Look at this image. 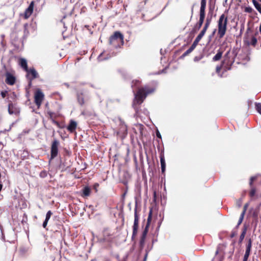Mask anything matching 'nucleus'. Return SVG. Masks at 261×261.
<instances>
[{
	"instance_id": "nucleus-1",
	"label": "nucleus",
	"mask_w": 261,
	"mask_h": 261,
	"mask_svg": "<svg viewBox=\"0 0 261 261\" xmlns=\"http://www.w3.org/2000/svg\"><path fill=\"white\" fill-rule=\"evenodd\" d=\"M155 89L153 88H148L147 87H145L144 88L139 89L138 91L136 93H134V105L135 103L139 105L141 104L145 99L147 95L153 93Z\"/></svg>"
},
{
	"instance_id": "nucleus-2",
	"label": "nucleus",
	"mask_w": 261,
	"mask_h": 261,
	"mask_svg": "<svg viewBox=\"0 0 261 261\" xmlns=\"http://www.w3.org/2000/svg\"><path fill=\"white\" fill-rule=\"evenodd\" d=\"M227 17L224 14H222L218 21V34L220 38L225 34L227 29Z\"/></svg>"
},
{
	"instance_id": "nucleus-3",
	"label": "nucleus",
	"mask_w": 261,
	"mask_h": 261,
	"mask_svg": "<svg viewBox=\"0 0 261 261\" xmlns=\"http://www.w3.org/2000/svg\"><path fill=\"white\" fill-rule=\"evenodd\" d=\"M120 42L121 44H123V35L119 32H116L113 35L110 37L109 43L115 47H117L119 46Z\"/></svg>"
},
{
	"instance_id": "nucleus-4",
	"label": "nucleus",
	"mask_w": 261,
	"mask_h": 261,
	"mask_svg": "<svg viewBox=\"0 0 261 261\" xmlns=\"http://www.w3.org/2000/svg\"><path fill=\"white\" fill-rule=\"evenodd\" d=\"M137 202H136V207L135 208V219L133 225V234H132V239L135 237V236L137 233L138 228V224H139V217L137 212Z\"/></svg>"
},
{
	"instance_id": "nucleus-5",
	"label": "nucleus",
	"mask_w": 261,
	"mask_h": 261,
	"mask_svg": "<svg viewBox=\"0 0 261 261\" xmlns=\"http://www.w3.org/2000/svg\"><path fill=\"white\" fill-rule=\"evenodd\" d=\"M59 141L57 139H55L52 142L51 147V159H53L56 158L58 153Z\"/></svg>"
},
{
	"instance_id": "nucleus-6",
	"label": "nucleus",
	"mask_w": 261,
	"mask_h": 261,
	"mask_svg": "<svg viewBox=\"0 0 261 261\" xmlns=\"http://www.w3.org/2000/svg\"><path fill=\"white\" fill-rule=\"evenodd\" d=\"M44 98V94L40 90H38L35 94V102L39 108Z\"/></svg>"
},
{
	"instance_id": "nucleus-7",
	"label": "nucleus",
	"mask_w": 261,
	"mask_h": 261,
	"mask_svg": "<svg viewBox=\"0 0 261 261\" xmlns=\"http://www.w3.org/2000/svg\"><path fill=\"white\" fill-rule=\"evenodd\" d=\"M8 112L10 115H18L20 113V109L16 105L10 103L8 106Z\"/></svg>"
},
{
	"instance_id": "nucleus-8",
	"label": "nucleus",
	"mask_w": 261,
	"mask_h": 261,
	"mask_svg": "<svg viewBox=\"0 0 261 261\" xmlns=\"http://www.w3.org/2000/svg\"><path fill=\"white\" fill-rule=\"evenodd\" d=\"M5 82L8 85H13L15 83L16 78L11 73L7 72L5 74Z\"/></svg>"
},
{
	"instance_id": "nucleus-9",
	"label": "nucleus",
	"mask_w": 261,
	"mask_h": 261,
	"mask_svg": "<svg viewBox=\"0 0 261 261\" xmlns=\"http://www.w3.org/2000/svg\"><path fill=\"white\" fill-rule=\"evenodd\" d=\"M34 1H32L28 8L25 10L24 17L25 19L28 18L32 15L34 9Z\"/></svg>"
},
{
	"instance_id": "nucleus-10",
	"label": "nucleus",
	"mask_w": 261,
	"mask_h": 261,
	"mask_svg": "<svg viewBox=\"0 0 261 261\" xmlns=\"http://www.w3.org/2000/svg\"><path fill=\"white\" fill-rule=\"evenodd\" d=\"M200 4V16L205 17V9L206 4V0H201Z\"/></svg>"
},
{
	"instance_id": "nucleus-11",
	"label": "nucleus",
	"mask_w": 261,
	"mask_h": 261,
	"mask_svg": "<svg viewBox=\"0 0 261 261\" xmlns=\"http://www.w3.org/2000/svg\"><path fill=\"white\" fill-rule=\"evenodd\" d=\"M28 74L27 76H29L30 74H31L32 76V79H36L38 77V74L35 68H32L30 69H28V71H26Z\"/></svg>"
},
{
	"instance_id": "nucleus-12",
	"label": "nucleus",
	"mask_w": 261,
	"mask_h": 261,
	"mask_svg": "<svg viewBox=\"0 0 261 261\" xmlns=\"http://www.w3.org/2000/svg\"><path fill=\"white\" fill-rule=\"evenodd\" d=\"M76 122L74 120H71L69 125L67 126V129L72 133L76 129Z\"/></svg>"
},
{
	"instance_id": "nucleus-13",
	"label": "nucleus",
	"mask_w": 261,
	"mask_h": 261,
	"mask_svg": "<svg viewBox=\"0 0 261 261\" xmlns=\"http://www.w3.org/2000/svg\"><path fill=\"white\" fill-rule=\"evenodd\" d=\"M204 18L205 17H200V16L199 17V20L198 22L194 26V30L195 31H197L200 29V28L201 27V26L203 23Z\"/></svg>"
},
{
	"instance_id": "nucleus-14",
	"label": "nucleus",
	"mask_w": 261,
	"mask_h": 261,
	"mask_svg": "<svg viewBox=\"0 0 261 261\" xmlns=\"http://www.w3.org/2000/svg\"><path fill=\"white\" fill-rule=\"evenodd\" d=\"M19 64L25 71L28 70L27 61L26 59L24 58H20L19 59Z\"/></svg>"
},
{
	"instance_id": "nucleus-15",
	"label": "nucleus",
	"mask_w": 261,
	"mask_h": 261,
	"mask_svg": "<svg viewBox=\"0 0 261 261\" xmlns=\"http://www.w3.org/2000/svg\"><path fill=\"white\" fill-rule=\"evenodd\" d=\"M222 54L223 51H221L220 49H219L216 55L213 58V61L214 62H216L220 60L222 58Z\"/></svg>"
},
{
	"instance_id": "nucleus-16",
	"label": "nucleus",
	"mask_w": 261,
	"mask_h": 261,
	"mask_svg": "<svg viewBox=\"0 0 261 261\" xmlns=\"http://www.w3.org/2000/svg\"><path fill=\"white\" fill-rule=\"evenodd\" d=\"M91 189L89 187H85L83 189V193L82 196L83 197L89 196L90 194Z\"/></svg>"
},
{
	"instance_id": "nucleus-17",
	"label": "nucleus",
	"mask_w": 261,
	"mask_h": 261,
	"mask_svg": "<svg viewBox=\"0 0 261 261\" xmlns=\"http://www.w3.org/2000/svg\"><path fill=\"white\" fill-rule=\"evenodd\" d=\"M160 161H161V170L163 173L165 171L166 168V163L164 159V156L163 155H161L160 156Z\"/></svg>"
},
{
	"instance_id": "nucleus-18",
	"label": "nucleus",
	"mask_w": 261,
	"mask_h": 261,
	"mask_svg": "<svg viewBox=\"0 0 261 261\" xmlns=\"http://www.w3.org/2000/svg\"><path fill=\"white\" fill-rule=\"evenodd\" d=\"M196 45L193 43L192 45L190 46V47L187 49L182 55L184 57L187 56L188 54L191 53L196 47Z\"/></svg>"
},
{
	"instance_id": "nucleus-19",
	"label": "nucleus",
	"mask_w": 261,
	"mask_h": 261,
	"mask_svg": "<svg viewBox=\"0 0 261 261\" xmlns=\"http://www.w3.org/2000/svg\"><path fill=\"white\" fill-rule=\"evenodd\" d=\"M246 231H247V227L246 226H244L242 232L240 236V239H239V243H241L242 241L244 239L245 234L246 233Z\"/></svg>"
},
{
	"instance_id": "nucleus-20",
	"label": "nucleus",
	"mask_w": 261,
	"mask_h": 261,
	"mask_svg": "<svg viewBox=\"0 0 261 261\" xmlns=\"http://www.w3.org/2000/svg\"><path fill=\"white\" fill-rule=\"evenodd\" d=\"M251 247H252V240L251 239H249L248 240V243L246 245L245 252L250 253Z\"/></svg>"
},
{
	"instance_id": "nucleus-21",
	"label": "nucleus",
	"mask_w": 261,
	"mask_h": 261,
	"mask_svg": "<svg viewBox=\"0 0 261 261\" xmlns=\"http://www.w3.org/2000/svg\"><path fill=\"white\" fill-rule=\"evenodd\" d=\"M252 3L254 7L261 14V5L255 0H252Z\"/></svg>"
},
{
	"instance_id": "nucleus-22",
	"label": "nucleus",
	"mask_w": 261,
	"mask_h": 261,
	"mask_svg": "<svg viewBox=\"0 0 261 261\" xmlns=\"http://www.w3.org/2000/svg\"><path fill=\"white\" fill-rule=\"evenodd\" d=\"M120 133L125 135L127 133V126L125 124H122L120 129Z\"/></svg>"
},
{
	"instance_id": "nucleus-23",
	"label": "nucleus",
	"mask_w": 261,
	"mask_h": 261,
	"mask_svg": "<svg viewBox=\"0 0 261 261\" xmlns=\"http://www.w3.org/2000/svg\"><path fill=\"white\" fill-rule=\"evenodd\" d=\"M245 41L248 45L251 44V45L254 46L256 44L257 39L255 37H252L250 42L247 41Z\"/></svg>"
},
{
	"instance_id": "nucleus-24",
	"label": "nucleus",
	"mask_w": 261,
	"mask_h": 261,
	"mask_svg": "<svg viewBox=\"0 0 261 261\" xmlns=\"http://www.w3.org/2000/svg\"><path fill=\"white\" fill-rule=\"evenodd\" d=\"M251 190L249 192V195L251 197H253L255 195V193L256 192V189L254 187H251Z\"/></svg>"
},
{
	"instance_id": "nucleus-25",
	"label": "nucleus",
	"mask_w": 261,
	"mask_h": 261,
	"mask_svg": "<svg viewBox=\"0 0 261 261\" xmlns=\"http://www.w3.org/2000/svg\"><path fill=\"white\" fill-rule=\"evenodd\" d=\"M211 19L207 18L206 20V22L204 24V25L203 28V29L207 30V28H208L210 23H211Z\"/></svg>"
},
{
	"instance_id": "nucleus-26",
	"label": "nucleus",
	"mask_w": 261,
	"mask_h": 261,
	"mask_svg": "<svg viewBox=\"0 0 261 261\" xmlns=\"http://www.w3.org/2000/svg\"><path fill=\"white\" fill-rule=\"evenodd\" d=\"M147 232H148V225H146L144 230H143V231L142 232L141 238L145 239Z\"/></svg>"
},
{
	"instance_id": "nucleus-27",
	"label": "nucleus",
	"mask_w": 261,
	"mask_h": 261,
	"mask_svg": "<svg viewBox=\"0 0 261 261\" xmlns=\"http://www.w3.org/2000/svg\"><path fill=\"white\" fill-rule=\"evenodd\" d=\"M255 108L257 112L261 115V103H256Z\"/></svg>"
},
{
	"instance_id": "nucleus-28",
	"label": "nucleus",
	"mask_w": 261,
	"mask_h": 261,
	"mask_svg": "<svg viewBox=\"0 0 261 261\" xmlns=\"http://www.w3.org/2000/svg\"><path fill=\"white\" fill-rule=\"evenodd\" d=\"M51 214H52V213L50 211H48L46 214L45 220L46 221H48V220L50 218V216H51Z\"/></svg>"
},
{
	"instance_id": "nucleus-29",
	"label": "nucleus",
	"mask_w": 261,
	"mask_h": 261,
	"mask_svg": "<svg viewBox=\"0 0 261 261\" xmlns=\"http://www.w3.org/2000/svg\"><path fill=\"white\" fill-rule=\"evenodd\" d=\"M151 215H152V210H150V211H149V215H148V218H147V225H148V227L149 226V223H150V222L151 221Z\"/></svg>"
},
{
	"instance_id": "nucleus-30",
	"label": "nucleus",
	"mask_w": 261,
	"mask_h": 261,
	"mask_svg": "<svg viewBox=\"0 0 261 261\" xmlns=\"http://www.w3.org/2000/svg\"><path fill=\"white\" fill-rule=\"evenodd\" d=\"M202 38H201L200 36H197L195 39V40L193 42V43L195 44L196 45H197L198 42L200 41Z\"/></svg>"
},
{
	"instance_id": "nucleus-31",
	"label": "nucleus",
	"mask_w": 261,
	"mask_h": 261,
	"mask_svg": "<svg viewBox=\"0 0 261 261\" xmlns=\"http://www.w3.org/2000/svg\"><path fill=\"white\" fill-rule=\"evenodd\" d=\"M253 11V9L250 7H247L245 8V12L247 13H251Z\"/></svg>"
},
{
	"instance_id": "nucleus-32",
	"label": "nucleus",
	"mask_w": 261,
	"mask_h": 261,
	"mask_svg": "<svg viewBox=\"0 0 261 261\" xmlns=\"http://www.w3.org/2000/svg\"><path fill=\"white\" fill-rule=\"evenodd\" d=\"M145 240V239L141 238V239L140 241V246L141 248H143L144 245Z\"/></svg>"
},
{
	"instance_id": "nucleus-33",
	"label": "nucleus",
	"mask_w": 261,
	"mask_h": 261,
	"mask_svg": "<svg viewBox=\"0 0 261 261\" xmlns=\"http://www.w3.org/2000/svg\"><path fill=\"white\" fill-rule=\"evenodd\" d=\"M256 176H252L250 178L249 185L252 187L253 181L256 179Z\"/></svg>"
},
{
	"instance_id": "nucleus-34",
	"label": "nucleus",
	"mask_w": 261,
	"mask_h": 261,
	"mask_svg": "<svg viewBox=\"0 0 261 261\" xmlns=\"http://www.w3.org/2000/svg\"><path fill=\"white\" fill-rule=\"evenodd\" d=\"M245 214V210L242 211V212L240 216L239 220H240L242 222L243 221Z\"/></svg>"
},
{
	"instance_id": "nucleus-35",
	"label": "nucleus",
	"mask_w": 261,
	"mask_h": 261,
	"mask_svg": "<svg viewBox=\"0 0 261 261\" xmlns=\"http://www.w3.org/2000/svg\"><path fill=\"white\" fill-rule=\"evenodd\" d=\"M78 101L80 105H83L84 103V98L82 97L78 96Z\"/></svg>"
},
{
	"instance_id": "nucleus-36",
	"label": "nucleus",
	"mask_w": 261,
	"mask_h": 261,
	"mask_svg": "<svg viewBox=\"0 0 261 261\" xmlns=\"http://www.w3.org/2000/svg\"><path fill=\"white\" fill-rule=\"evenodd\" d=\"M206 31V30L202 29V30H201V31L200 32V33H199V34L198 36H200L201 38H202L203 36L204 35Z\"/></svg>"
},
{
	"instance_id": "nucleus-37",
	"label": "nucleus",
	"mask_w": 261,
	"mask_h": 261,
	"mask_svg": "<svg viewBox=\"0 0 261 261\" xmlns=\"http://www.w3.org/2000/svg\"><path fill=\"white\" fill-rule=\"evenodd\" d=\"M7 93V91H3L1 92V95L3 98H5L6 96Z\"/></svg>"
},
{
	"instance_id": "nucleus-38",
	"label": "nucleus",
	"mask_w": 261,
	"mask_h": 261,
	"mask_svg": "<svg viewBox=\"0 0 261 261\" xmlns=\"http://www.w3.org/2000/svg\"><path fill=\"white\" fill-rule=\"evenodd\" d=\"M221 67H222V66H217L216 67V72H217V73H219L220 71V70H221Z\"/></svg>"
},
{
	"instance_id": "nucleus-39",
	"label": "nucleus",
	"mask_w": 261,
	"mask_h": 261,
	"mask_svg": "<svg viewBox=\"0 0 261 261\" xmlns=\"http://www.w3.org/2000/svg\"><path fill=\"white\" fill-rule=\"evenodd\" d=\"M156 136L159 138L161 139L162 138L161 135L160 133L159 132V131L158 130H156Z\"/></svg>"
},
{
	"instance_id": "nucleus-40",
	"label": "nucleus",
	"mask_w": 261,
	"mask_h": 261,
	"mask_svg": "<svg viewBox=\"0 0 261 261\" xmlns=\"http://www.w3.org/2000/svg\"><path fill=\"white\" fill-rule=\"evenodd\" d=\"M250 253H249V252H246L245 253V254H244V258H248L249 255H250Z\"/></svg>"
},
{
	"instance_id": "nucleus-41",
	"label": "nucleus",
	"mask_w": 261,
	"mask_h": 261,
	"mask_svg": "<svg viewBox=\"0 0 261 261\" xmlns=\"http://www.w3.org/2000/svg\"><path fill=\"white\" fill-rule=\"evenodd\" d=\"M47 223H48V221H46L44 220V221L43 222V224H42V226H43V228H45L46 227V226L47 225Z\"/></svg>"
},
{
	"instance_id": "nucleus-42",
	"label": "nucleus",
	"mask_w": 261,
	"mask_h": 261,
	"mask_svg": "<svg viewBox=\"0 0 261 261\" xmlns=\"http://www.w3.org/2000/svg\"><path fill=\"white\" fill-rule=\"evenodd\" d=\"M139 81H136L135 82L133 81V84H132V87H134V85H135V84H137L138 83H139Z\"/></svg>"
},
{
	"instance_id": "nucleus-43",
	"label": "nucleus",
	"mask_w": 261,
	"mask_h": 261,
	"mask_svg": "<svg viewBox=\"0 0 261 261\" xmlns=\"http://www.w3.org/2000/svg\"><path fill=\"white\" fill-rule=\"evenodd\" d=\"M236 235V233L235 232H232L230 235V237L231 238H233Z\"/></svg>"
},
{
	"instance_id": "nucleus-44",
	"label": "nucleus",
	"mask_w": 261,
	"mask_h": 261,
	"mask_svg": "<svg viewBox=\"0 0 261 261\" xmlns=\"http://www.w3.org/2000/svg\"><path fill=\"white\" fill-rule=\"evenodd\" d=\"M52 121H53V122L54 123L56 124L57 125H59V123L57 121H55V120H53V119Z\"/></svg>"
},
{
	"instance_id": "nucleus-45",
	"label": "nucleus",
	"mask_w": 261,
	"mask_h": 261,
	"mask_svg": "<svg viewBox=\"0 0 261 261\" xmlns=\"http://www.w3.org/2000/svg\"><path fill=\"white\" fill-rule=\"evenodd\" d=\"M248 206V204H246L244 206V210L243 211L245 210V212L246 211L247 207Z\"/></svg>"
},
{
	"instance_id": "nucleus-46",
	"label": "nucleus",
	"mask_w": 261,
	"mask_h": 261,
	"mask_svg": "<svg viewBox=\"0 0 261 261\" xmlns=\"http://www.w3.org/2000/svg\"><path fill=\"white\" fill-rule=\"evenodd\" d=\"M242 221L239 220L237 227H238L242 223Z\"/></svg>"
},
{
	"instance_id": "nucleus-47",
	"label": "nucleus",
	"mask_w": 261,
	"mask_h": 261,
	"mask_svg": "<svg viewBox=\"0 0 261 261\" xmlns=\"http://www.w3.org/2000/svg\"><path fill=\"white\" fill-rule=\"evenodd\" d=\"M147 256V253H146V254H145V255L144 256L143 261H146V260Z\"/></svg>"
},
{
	"instance_id": "nucleus-48",
	"label": "nucleus",
	"mask_w": 261,
	"mask_h": 261,
	"mask_svg": "<svg viewBox=\"0 0 261 261\" xmlns=\"http://www.w3.org/2000/svg\"><path fill=\"white\" fill-rule=\"evenodd\" d=\"M248 258H244V257H243V261H247V260H248Z\"/></svg>"
},
{
	"instance_id": "nucleus-49",
	"label": "nucleus",
	"mask_w": 261,
	"mask_h": 261,
	"mask_svg": "<svg viewBox=\"0 0 261 261\" xmlns=\"http://www.w3.org/2000/svg\"><path fill=\"white\" fill-rule=\"evenodd\" d=\"M198 59H197V57H195V58H194V61H198Z\"/></svg>"
},
{
	"instance_id": "nucleus-50",
	"label": "nucleus",
	"mask_w": 261,
	"mask_h": 261,
	"mask_svg": "<svg viewBox=\"0 0 261 261\" xmlns=\"http://www.w3.org/2000/svg\"><path fill=\"white\" fill-rule=\"evenodd\" d=\"M2 184H0V191H1L2 189Z\"/></svg>"
},
{
	"instance_id": "nucleus-51",
	"label": "nucleus",
	"mask_w": 261,
	"mask_h": 261,
	"mask_svg": "<svg viewBox=\"0 0 261 261\" xmlns=\"http://www.w3.org/2000/svg\"><path fill=\"white\" fill-rule=\"evenodd\" d=\"M193 9H192V14H193ZM192 17V15L191 16V17Z\"/></svg>"
},
{
	"instance_id": "nucleus-52",
	"label": "nucleus",
	"mask_w": 261,
	"mask_h": 261,
	"mask_svg": "<svg viewBox=\"0 0 261 261\" xmlns=\"http://www.w3.org/2000/svg\"><path fill=\"white\" fill-rule=\"evenodd\" d=\"M11 129V127H9V128L7 130L8 131L10 130Z\"/></svg>"
},
{
	"instance_id": "nucleus-53",
	"label": "nucleus",
	"mask_w": 261,
	"mask_h": 261,
	"mask_svg": "<svg viewBox=\"0 0 261 261\" xmlns=\"http://www.w3.org/2000/svg\"><path fill=\"white\" fill-rule=\"evenodd\" d=\"M103 53L100 54V55L99 56V58L102 55Z\"/></svg>"
},
{
	"instance_id": "nucleus-54",
	"label": "nucleus",
	"mask_w": 261,
	"mask_h": 261,
	"mask_svg": "<svg viewBox=\"0 0 261 261\" xmlns=\"http://www.w3.org/2000/svg\"><path fill=\"white\" fill-rule=\"evenodd\" d=\"M227 0H225V2H226Z\"/></svg>"
},
{
	"instance_id": "nucleus-55",
	"label": "nucleus",
	"mask_w": 261,
	"mask_h": 261,
	"mask_svg": "<svg viewBox=\"0 0 261 261\" xmlns=\"http://www.w3.org/2000/svg\"><path fill=\"white\" fill-rule=\"evenodd\" d=\"M260 196H261V194H260Z\"/></svg>"
}]
</instances>
